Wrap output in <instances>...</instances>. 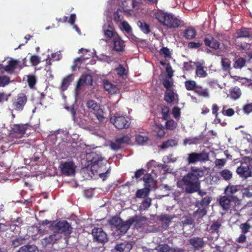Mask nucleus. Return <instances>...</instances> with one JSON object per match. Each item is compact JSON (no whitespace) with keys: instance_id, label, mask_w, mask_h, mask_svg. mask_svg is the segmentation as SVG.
I'll return each mask as SVG.
<instances>
[{"instance_id":"f257e3e1","label":"nucleus","mask_w":252,"mask_h":252,"mask_svg":"<svg viewBox=\"0 0 252 252\" xmlns=\"http://www.w3.org/2000/svg\"><path fill=\"white\" fill-rule=\"evenodd\" d=\"M50 228L53 233L42 240V243L44 245L54 244L62 238L63 235L66 237L71 233V227L65 221L53 222Z\"/></svg>"},{"instance_id":"f03ea898","label":"nucleus","mask_w":252,"mask_h":252,"mask_svg":"<svg viewBox=\"0 0 252 252\" xmlns=\"http://www.w3.org/2000/svg\"><path fill=\"white\" fill-rule=\"evenodd\" d=\"M204 175L202 170L196 168L191 167L190 172L185 176L182 180L178 182L179 187L182 184L185 186V190L188 193H192L198 190L199 188V178Z\"/></svg>"},{"instance_id":"7ed1b4c3","label":"nucleus","mask_w":252,"mask_h":252,"mask_svg":"<svg viewBox=\"0 0 252 252\" xmlns=\"http://www.w3.org/2000/svg\"><path fill=\"white\" fill-rule=\"evenodd\" d=\"M156 19L168 29L175 28L182 25V21L171 13L159 10L155 13Z\"/></svg>"},{"instance_id":"20e7f679","label":"nucleus","mask_w":252,"mask_h":252,"mask_svg":"<svg viewBox=\"0 0 252 252\" xmlns=\"http://www.w3.org/2000/svg\"><path fill=\"white\" fill-rule=\"evenodd\" d=\"M87 153V158H91V170L93 173L94 174V173H97L101 178L103 177L108 172V170H107L105 173L102 172V171H103L102 169L105 166L106 160L104 159L100 155L97 154L95 152Z\"/></svg>"},{"instance_id":"39448f33","label":"nucleus","mask_w":252,"mask_h":252,"mask_svg":"<svg viewBox=\"0 0 252 252\" xmlns=\"http://www.w3.org/2000/svg\"><path fill=\"white\" fill-rule=\"evenodd\" d=\"M236 172L242 178L252 177V158L249 157L243 158L240 166L237 168Z\"/></svg>"},{"instance_id":"423d86ee","label":"nucleus","mask_w":252,"mask_h":252,"mask_svg":"<svg viewBox=\"0 0 252 252\" xmlns=\"http://www.w3.org/2000/svg\"><path fill=\"white\" fill-rule=\"evenodd\" d=\"M138 217L135 216L130 218L127 221H123L120 218L115 217L110 220V223L120 230L121 233H125L133 223L138 220Z\"/></svg>"},{"instance_id":"0eeeda50","label":"nucleus","mask_w":252,"mask_h":252,"mask_svg":"<svg viewBox=\"0 0 252 252\" xmlns=\"http://www.w3.org/2000/svg\"><path fill=\"white\" fill-rule=\"evenodd\" d=\"M20 61L12 58L6 60V64H0V69H3L6 72L12 74L17 66H19Z\"/></svg>"},{"instance_id":"6e6552de","label":"nucleus","mask_w":252,"mask_h":252,"mask_svg":"<svg viewBox=\"0 0 252 252\" xmlns=\"http://www.w3.org/2000/svg\"><path fill=\"white\" fill-rule=\"evenodd\" d=\"M27 98L24 94H20L16 96L13 101L14 108L17 111H22L26 104Z\"/></svg>"},{"instance_id":"1a4fd4ad","label":"nucleus","mask_w":252,"mask_h":252,"mask_svg":"<svg viewBox=\"0 0 252 252\" xmlns=\"http://www.w3.org/2000/svg\"><path fill=\"white\" fill-rule=\"evenodd\" d=\"M75 166L71 161L62 162L60 168L62 173L66 176H72L75 174Z\"/></svg>"},{"instance_id":"9d476101","label":"nucleus","mask_w":252,"mask_h":252,"mask_svg":"<svg viewBox=\"0 0 252 252\" xmlns=\"http://www.w3.org/2000/svg\"><path fill=\"white\" fill-rule=\"evenodd\" d=\"M110 121L118 129L126 128L129 126V122L123 116H116L111 118Z\"/></svg>"},{"instance_id":"9b49d317","label":"nucleus","mask_w":252,"mask_h":252,"mask_svg":"<svg viewBox=\"0 0 252 252\" xmlns=\"http://www.w3.org/2000/svg\"><path fill=\"white\" fill-rule=\"evenodd\" d=\"M92 82V76L89 74L82 75L77 82L76 87V94H78L79 91L84 85H91Z\"/></svg>"},{"instance_id":"f8f14e48","label":"nucleus","mask_w":252,"mask_h":252,"mask_svg":"<svg viewBox=\"0 0 252 252\" xmlns=\"http://www.w3.org/2000/svg\"><path fill=\"white\" fill-rule=\"evenodd\" d=\"M129 141L130 137L127 135H124L117 138L114 142H112L110 147L114 150H118L122 147L123 145L128 143Z\"/></svg>"},{"instance_id":"ddd939ff","label":"nucleus","mask_w":252,"mask_h":252,"mask_svg":"<svg viewBox=\"0 0 252 252\" xmlns=\"http://www.w3.org/2000/svg\"><path fill=\"white\" fill-rule=\"evenodd\" d=\"M193 63L196 66L195 74L196 75L200 78H205L207 76V73L206 70V67L205 66V62L203 60L197 61Z\"/></svg>"},{"instance_id":"4468645a","label":"nucleus","mask_w":252,"mask_h":252,"mask_svg":"<svg viewBox=\"0 0 252 252\" xmlns=\"http://www.w3.org/2000/svg\"><path fill=\"white\" fill-rule=\"evenodd\" d=\"M207 156L203 153H192L188 155L187 158L188 163H194L198 161H204L207 159Z\"/></svg>"},{"instance_id":"2eb2a0df","label":"nucleus","mask_w":252,"mask_h":252,"mask_svg":"<svg viewBox=\"0 0 252 252\" xmlns=\"http://www.w3.org/2000/svg\"><path fill=\"white\" fill-rule=\"evenodd\" d=\"M92 235L98 242L103 243L107 240V235L101 228H94L92 230Z\"/></svg>"},{"instance_id":"dca6fc26","label":"nucleus","mask_w":252,"mask_h":252,"mask_svg":"<svg viewBox=\"0 0 252 252\" xmlns=\"http://www.w3.org/2000/svg\"><path fill=\"white\" fill-rule=\"evenodd\" d=\"M235 199L232 196H224L220 198V204L221 207L225 210L229 209L232 205V202Z\"/></svg>"},{"instance_id":"f3484780","label":"nucleus","mask_w":252,"mask_h":252,"mask_svg":"<svg viewBox=\"0 0 252 252\" xmlns=\"http://www.w3.org/2000/svg\"><path fill=\"white\" fill-rule=\"evenodd\" d=\"M76 121L79 125L80 126L88 130H91L94 125L90 118L86 117V116H84L83 118L79 119V120H77Z\"/></svg>"},{"instance_id":"a211bd4d","label":"nucleus","mask_w":252,"mask_h":252,"mask_svg":"<svg viewBox=\"0 0 252 252\" xmlns=\"http://www.w3.org/2000/svg\"><path fill=\"white\" fill-rule=\"evenodd\" d=\"M237 40L252 39V31L251 29L243 28L237 32Z\"/></svg>"},{"instance_id":"6ab92c4d","label":"nucleus","mask_w":252,"mask_h":252,"mask_svg":"<svg viewBox=\"0 0 252 252\" xmlns=\"http://www.w3.org/2000/svg\"><path fill=\"white\" fill-rule=\"evenodd\" d=\"M103 86L105 90L111 94H115L119 93L120 89L116 85L112 84L107 80L103 81Z\"/></svg>"},{"instance_id":"aec40b11","label":"nucleus","mask_w":252,"mask_h":252,"mask_svg":"<svg viewBox=\"0 0 252 252\" xmlns=\"http://www.w3.org/2000/svg\"><path fill=\"white\" fill-rule=\"evenodd\" d=\"M132 247L131 243L125 242L117 245L113 250V252H129Z\"/></svg>"},{"instance_id":"412c9836","label":"nucleus","mask_w":252,"mask_h":252,"mask_svg":"<svg viewBox=\"0 0 252 252\" xmlns=\"http://www.w3.org/2000/svg\"><path fill=\"white\" fill-rule=\"evenodd\" d=\"M113 48L116 51L122 52L125 47V42L118 35L114 36L113 38Z\"/></svg>"},{"instance_id":"4be33fe9","label":"nucleus","mask_w":252,"mask_h":252,"mask_svg":"<svg viewBox=\"0 0 252 252\" xmlns=\"http://www.w3.org/2000/svg\"><path fill=\"white\" fill-rule=\"evenodd\" d=\"M237 46L242 50H249L252 49V39L237 40Z\"/></svg>"},{"instance_id":"5701e85b","label":"nucleus","mask_w":252,"mask_h":252,"mask_svg":"<svg viewBox=\"0 0 252 252\" xmlns=\"http://www.w3.org/2000/svg\"><path fill=\"white\" fill-rule=\"evenodd\" d=\"M29 128V126L26 124L14 125L12 127L14 132L19 135V137H21L26 133V131Z\"/></svg>"},{"instance_id":"b1692460","label":"nucleus","mask_w":252,"mask_h":252,"mask_svg":"<svg viewBox=\"0 0 252 252\" xmlns=\"http://www.w3.org/2000/svg\"><path fill=\"white\" fill-rule=\"evenodd\" d=\"M164 100L168 103L175 102L178 100L177 94L174 92L172 89L166 90L164 95Z\"/></svg>"},{"instance_id":"393cba45","label":"nucleus","mask_w":252,"mask_h":252,"mask_svg":"<svg viewBox=\"0 0 252 252\" xmlns=\"http://www.w3.org/2000/svg\"><path fill=\"white\" fill-rule=\"evenodd\" d=\"M189 244L196 250H199L203 247L204 242L203 239L198 237H194L189 240Z\"/></svg>"},{"instance_id":"a878e982","label":"nucleus","mask_w":252,"mask_h":252,"mask_svg":"<svg viewBox=\"0 0 252 252\" xmlns=\"http://www.w3.org/2000/svg\"><path fill=\"white\" fill-rule=\"evenodd\" d=\"M195 92L199 96L207 98L210 97L209 90L207 88L198 86L195 90Z\"/></svg>"},{"instance_id":"bb28decb","label":"nucleus","mask_w":252,"mask_h":252,"mask_svg":"<svg viewBox=\"0 0 252 252\" xmlns=\"http://www.w3.org/2000/svg\"><path fill=\"white\" fill-rule=\"evenodd\" d=\"M204 42L205 45L214 49H217L219 48L220 43L213 37L209 36L205 39Z\"/></svg>"},{"instance_id":"cd10ccee","label":"nucleus","mask_w":252,"mask_h":252,"mask_svg":"<svg viewBox=\"0 0 252 252\" xmlns=\"http://www.w3.org/2000/svg\"><path fill=\"white\" fill-rule=\"evenodd\" d=\"M147 166L148 168H150V167H152V166H157L161 168L162 169H164V171L166 173H171L173 172V169L171 168H170L169 167H168V166L165 164H158L155 161H151L149 162Z\"/></svg>"},{"instance_id":"c85d7f7f","label":"nucleus","mask_w":252,"mask_h":252,"mask_svg":"<svg viewBox=\"0 0 252 252\" xmlns=\"http://www.w3.org/2000/svg\"><path fill=\"white\" fill-rule=\"evenodd\" d=\"M242 94L241 91L237 87H235L230 89V97L234 100L239 98Z\"/></svg>"},{"instance_id":"c756f323","label":"nucleus","mask_w":252,"mask_h":252,"mask_svg":"<svg viewBox=\"0 0 252 252\" xmlns=\"http://www.w3.org/2000/svg\"><path fill=\"white\" fill-rule=\"evenodd\" d=\"M17 252H38V250L35 245H25L21 247Z\"/></svg>"},{"instance_id":"7c9ffc66","label":"nucleus","mask_w":252,"mask_h":252,"mask_svg":"<svg viewBox=\"0 0 252 252\" xmlns=\"http://www.w3.org/2000/svg\"><path fill=\"white\" fill-rule=\"evenodd\" d=\"M196 35V31L192 27L187 28L185 32L184 37L187 39H192Z\"/></svg>"},{"instance_id":"2f4dec72","label":"nucleus","mask_w":252,"mask_h":252,"mask_svg":"<svg viewBox=\"0 0 252 252\" xmlns=\"http://www.w3.org/2000/svg\"><path fill=\"white\" fill-rule=\"evenodd\" d=\"M198 209L193 213V217L197 219H200L206 215V209L205 207H197Z\"/></svg>"},{"instance_id":"473e14b6","label":"nucleus","mask_w":252,"mask_h":252,"mask_svg":"<svg viewBox=\"0 0 252 252\" xmlns=\"http://www.w3.org/2000/svg\"><path fill=\"white\" fill-rule=\"evenodd\" d=\"M153 128L155 132L157 133V135L158 137H162L164 136L165 134V132L162 125L156 124L155 126H153Z\"/></svg>"},{"instance_id":"72a5a7b5","label":"nucleus","mask_w":252,"mask_h":252,"mask_svg":"<svg viewBox=\"0 0 252 252\" xmlns=\"http://www.w3.org/2000/svg\"><path fill=\"white\" fill-rule=\"evenodd\" d=\"M240 186L229 185L225 189V192L226 194H232L240 189Z\"/></svg>"},{"instance_id":"f704fd0d","label":"nucleus","mask_w":252,"mask_h":252,"mask_svg":"<svg viewBox=\"0 0 252 252\" xmlns=\"http://www.w3.org/2000/svg\"><path fill=\"white\" fill-rule=\"evenodd\" d=\"M252 220H248L245 223H242L240 225V228L242 232L244 233L248 232L251 228H252Z\"/></svg>"},{"instance_id":"c9c22d12","label":"nucleus","mask_w":252,"mask_h":252,"mask_svg":"<svg viewBox=\"0 0 252 252\" xmlns=\"http://www.w3.org/2000/svg\"><path fill=\"white\" fill-rule=\"evenodd\" d=\"M149 192L150 189L147 187H145L144 189H138L136 193V195L138 198H143L148 196Z\"/></svg>"},{"instance_id":"e433bc0d","label":"nucleus","mask_w":252,"mask_h":252,"mask_svg":"<svg viewBox=\"0 0 252 252\" xmlns=\"http://www.w3.org/2000/svg\"><path fill=\"white\" fill-rule=\"evenodd\" d=\"M178 145V141L176 139H169L163 143L161 146V148L162 149H166L169 147H172L176 146Z\"/></svg>"},{"instance_id":"4c0bfd02","label":"nucleus","mask_w":252,"mask_h":252,"mask_svg":"<svg viewBox=\"0 0 252 252\" xmlns=\"http://www.w3.org/2000/svg\"><path fill=\"white\" fill-rule=\"evenodd\" d=\"M210 202V198L208 196H206L203 198L201 201H196L195 203L196 207H206Z\"/></svg>"},{"instance_id":"58836bf2","label":"nucleus","mask_w":252,"mask_h":252,"mask_svg":"<svg viewBox=\"0 0 252 252\" xmlns=\"http://www.w3.org/2000/svg\"><path fill=\"white\" fill-rule=\"evenodd\" d=\"M73 79V77L72 75H69L63 79L62 83V88L63 90L66 89L70 83L72 81Z\"/></svg>"},{"instance_id":"ea45409f","label":"nucleus","mask_w":252,"mask_h":252,"mask_svg":"<svg viewBox=\"0 0 252 252\" xmlns=\"http://www.w3.org/2000/svg\"><path fill=\"white\" fill-rule=\"evenodd\" d=\"M221 177L225 180H229L232 177V173L228 169H224L220 173Z\"/></svg>"},{"instance_id":"a19ab883","label":"nucleus","mask_w":252,"mask_h":252,"mask_svg":"<svg viewBox=\"0 0 252 252\" xmlns=\"http://www.w3.org/2000/svg\"><path fill=\"white\" fill-rule=\"evenodd\" d=\"M155 250L159 252H171L172 251V249L166 244L159 245L155 248Z\"/></svg>"},{"instance_id":"79ce46f5","label":"nucleus","mask_w":252,"mask_h":252,"mask_svg":"<svg viewBox=\"0 0 252 252\" xmlns=\"http://www.w3.org/2000/svg\"><path fill=\"white\" fill-rule=\"evenodd\" d=\"M94 114L97 120L100 122H102L104 120L105 118L103 116V111L102 109L100 108V106L94 111Z\"/></svg>"},{"instance_id":"37998d69","label":"nucleus","mask_w":252,"mask_h":252,"mask_svg":"<svg viewBox=\"0 0 252 252\" xmlns=\"http://www.w3.org/2000/svg\"><path fill=\"white\" fill-rule=\"evenodd\" d=\"M137 25L141 31L145 33H148L150 32V27L146 23L141 21H138Z\"/></svg>"},{"instance_id":"c03bdc74","label":"nucleus","mask_w":252,"mask_h":252,"mask_svg":"<svg viewBox=\"0 0 252 252\" xmlns=\"http://www.w3.org/2000/svg\"><path fill=\"white\" fill-rule=\"evenodd\" d=\"M185 85L186 88L189 91L194 90L195 91L196 88L198 86L196 85V82L192 80H188L186 81Z\"/></svg>"},{"instance_id":"a18cd8bd","label":"nucleus","mask_w":252,"mask_h":252,"mask_svg":"<svg viewBox=\"0 0 252 252\" xmlns=\"http://www.w3.org/2000/svg\"><path fill=\"white\" fill-rule=\"evenodd\" d=\"M177 159V157H174L173 154H169L167 156H165L162 158V161L165 163H173L175 162Z\"/></svg>"},{"instance_id":"49530a36","label":"nucleus","mask_w":252,"mask_h":252,"mask_svg":"<svg viewBox=\"0 0 252 252\" xmlns=\"http://www.w3.org/2000/svg\"><path fill=\"white\" fill-rule=\"evenodd\" d=\"M199 139L197 137L189 138H186L184 140V145H191V144H197L199 143Z\"/></svg>"},{"instance_id":"de8ad7c7","label":"nucleus","mask_w":252,"mask_h":252,"mask_svg":"<svg viewBox=\"0 0 252 252\" xmlns=\"http://www.w3.org/2000/svg\"><path fill=\"white\" fill-rule=\"evenodd\" d=\"M148 139L147 136L141 135H137L135 137V142L138 145H144L147 141Z\"/></svg>"},{"instance_id":"09e8293b","label":"nucleus","mask_w":252,"mask_h":252,"mask_svg":"<svg viewBox=\"0 0 252 252\" xmlns=\"http://www.w3.org/2000/svg\"><path fill=\"white\" fill-rule=\"evenodd\" d=\"M25 238L23 237L20 236L15 239L12 240V245L14 247H17L21 244H23L25 241Z\"/></svg>"},{"instance_id":"8fccbe9b","label":"nucleus","mask_w":252,"mask_h":252,"mask_svg":"<svg viewBox=\"0 0 252 252\" xmlns=\"http://www.w3.org/2000/svg\"><path fill=\"white\" fill-rule=\"evenodd\" d=\"M221 63L223 70H228L230 68L231 62L227 58H222Z\"/></svg>"},{"instance_id":"3c124183","label":"nucleus","mask_w":252,"mask_h":252,"mask_svg":"<svg viewBox=\"0 0 252 252\" xmlns=\"http://www.w3.org/2000/svg\"><path fill=\"white\" fill-rule=\"evenodd\" d=\"M177 126V123H176L173 120H169L167 121L165 123V126L166 129L169 130L174 129Z\"/></svg>"},{"instance_id":"603ef678","label":"nucleus","mask_w":252,"mask_h":252,"mask_svg":"<svg viewBox=\"0 0 252 252\" xmlns=\"http://www.w3.org/2000/svg\"><path fill=\"white\" fill-rule=\"evenodd\" d=\"M163 85L166 89V90H171L173 86V82L172 78H168L165 79L163 81Z\"/></svg>"},{"instance_id":"864d4df0","label":"nucleus","mask_w":252,"mask_h":252,"mask_svg":"<svg viewBox=\"0 0 252 252\" xmlns=\"http://www.w3.org/2000/svg\"><path fill=\"white\" fill-rule=\"evenodd\" d=\"M245 64V60L241 58L238 59L234 64V67L235 68H241Z\"/></svg>"},{"instance_id":"5fc2aeb1","label":"nucleus","mask_w":252,"mask_h":252,"mask_svg":"<svg viewBox=\"0 0 252 252\" xmlns=\"http://www.w3.org/2000/svg\"><path fill=\"white\" fill-rule=\"evenodd\" d=\"M121 28L127 33H130L131 32V27L126 21H124L121 22Z\"/></svg>"},{"instance_id":"6e6d98bb","label":"nucleus","mask_w":252,"mask_h":252,"mask_svg":"<svg viewBox=\"0 0 252 252\" xmlns=\"http://www.w3.org/2000/svg\"><path fill=\"white\" fill-rule=\"evenodd\" d=\"M159 218L161 221L168 224L173 217H171L168 214H162L159 216Z\"/></svg>"},{"instance_id":"4d7b16f0","label":"nucleus","mask_w":252,"mask_h":252,"mask_svg":"<svg viewBox=\"0 0 252 252\" xmlns=\"http://www.w3.org/2000/svg\"><path fill=\"white\" fill-rule=\"evenodd\" d=\"M87 107L94 111L96 108H97L99 106L95 102L94 100H90L88 101L87 103Z\"/></svg>"},{"instance_id":"13d9d810","label":"nucleus","mask_w":252,"mask_h":252,"mask_svg":"<svg viewBox=\"0 0 252 252\" xmlns=\"http://www.w3.org/2000/svg\"><path fill=\"white\" fill-rule=\"evenodd\" d=\"M151 204V199L147 198L144 199L140 206L141 209L145 210L149 207Z\"/></svg>"},{"instance_id":"bf43d9fd","label":"nucleus","mask_w":252,"mask_h":252,"mask_svg":"<svg viewBox=\"0 0 252 252\" xmlns=\"http://www.w3.org/2000/svg\"><path fill=\"white\" fill-rule=\"evenodd\" d=\"M10 79L6 76H0V86L4 87L9 83Z\"/></svg>"},{"instance_id":"052dcab7","label":"nucleus","mask_w":252,"mask_h":252,"mask_svg":"<svg viewBox=\"0 0 252 252\" xmlns=\"http://www.w3.org/2000/svg\"><path fill=\"white\" fill-rule=\"evenodd\" d=\"M225 107L224 106L222 108V110L221 111V112L223 115L230 117L234 115V110L232 108H229L227 110H225Z\"/></svg>"},{"instance_id":"680f3d73","label":"nucleus","mask_w":252,"mask_h":252,"mask_svg":"<svg viewBox=\"0 0 252 252\" xmlns=\"http://www.w3.org/2000/svg\"><path fill=\"white\" fill-rule=\"evenodd\" d=\"M161 112L162 114L163 119L165 120H167L169 116V108L167 106L162 107Z\"/></svg>"},{"instance_id":"e2e57ef3","label":"nucleus","mask_w":252,"mask_h":252,"mask_svg":"<svg viewBox=\"0 0 252 252\" xmlns=\"http://www.w3.org/2000/svg\"><path fill=\"white\" fill-rule=\"evenodd\" d=\"M243 111L246 114H249L252 112V103H248L243 106Z\"/></svg>"},{"instance_id":"0e129e2a","label":"nucleus","mask_w":252,"mask_h":252,"mask_svg":"<svg viewBox=\"0 0 252 252\" xmlns=\"http://www.w3.org/2000/svg\"><path fill=\"white\" fill-rule=\"evenodd\" d=\"M104 32L105 36L109 38L113 37L114 38V36L118 35L116 32L112 30H104Z\"/></svg>"},{"instance_id":"69168bd1","label":"nucleus","mask_w":252,"mask_h":252,"mask_svg":"<svg viewBox=\"0 0 252 252\" xmlns=\"http://www.w3.org/2000/svg\"><path fill=\"white\" fill-rule=\"evenodd\" d=\"M115 70L117 72V74L120 76L123 77L126 74L125 68L121 65H119V66L115 69Z\"/></svg>"},{"instance_id":"338daca9","label":"nucleus","mask_w":252,"mask_h":252,"mask_svg":"<svg viewBox=\"0 0 252 252\" xmlns=\"http://www.w3.org/2000/svg\"><path fill=\"white\" fill-rule=\"evenodd\" d=\"M226 163V160L224 158L222 159H217L215 161V164L216 166L218 168H221L224 166Z\"/></svg>"},{"instance_id":"774afa93","label":"nucleus","mask_w":252,"mask_h":252,"mask_svg":"<svg viewBox=\"0 0 252 252\" xmlns=\"http://www.w3.org/2000/svg\"><path fill=\"white\" fill-rule=\"evenodd\" d=\"M159 53L161 55H163L165 58L170 57L171 55L170 51H169V49L166 47L162 48L160 50Z\"/></svg>"}]
</instances>
